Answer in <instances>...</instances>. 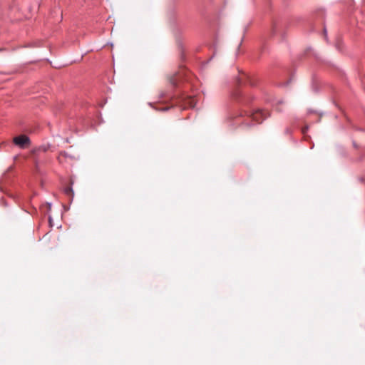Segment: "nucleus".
Instances as JSON below:
<instances>
[{
  "mask_svg": "<svg viewBox=\"0 0 365 365\" xmlns=\"http://www.w3.org/2000/svg\"><path fill=\"white\" fill-rule=\"evenodd\" d=\"M240 115L247 116L249 119L260 123L269 115V113L266 110L257 109L253 111H242Z\"/></svg>",
  "mask_w": 365,
  "mask_h": 365,
  "instance_id": "nucleus-1",
  "label": "nucleus"
},
{
  "mask_svg": "<svg viewBox=\"0 0 365 365\" xmlns=\"http://www.w3.org/2000/svg\"><path fill=\"white\" fill-rule=\"evenodd\" d=\"M242 125H246V126H249L250 124L247 122H245V121H242L241 123Z\"/></svg>",
  "mask_w": 365,
  "mask_h": 365,
  "instance_id": "nucleus-6",
  "label": "nucleus"
},
{
  "mask_svg": "<svg viewBox=\"0 0 365 365\" xmlns=\"http://www.w3.org/2000/svg\"><path fill=\"white\" fill-rule=\"evenodd\" d=\"M185 106L188 108H194L196 106V101L193 96H187L184 99Z\"/></svg>",
  "mask_w": 365,
  "mask_h": 365,
  "instance_id": "nucleus-3",
  "label": "nucleus"
},
{
  "mask_svg": "<svg viewBox=\"0 0 365 365\" xmlns=\"http://www.w3.org/2000/svg\"><path fill=\"white\" fill-rule=\"evenodd\" d=\"M61 155H66V153L65 152H62V153H61Z\"/></svg>",
  "mask_w": 365,
  "mask_h": 365,
  "instance_id": "nucleus-8",
  "label": "nucleus"
},
{
  "mask_svg": "<svg viewBox=\"0 0 365 365\" xmlns=\"http://www.w3.org/2000/svg\"><path fill=\"white\" fill-rule=\"evenodd\" d=\"M14 143L21 148H25L30 145V139L27 135H20L13 139Z\"/></svg>",
  "mask_w": 365,
  "mask_h": 365,
  "instance_id": "nucleus-2",
  "label": "nucleus"
},
{
  "mask_svg": "<svg viewBox=\"0 0 365 365\" xmlns=\"http://www.w3.org/2000/svg\"><path fill=\"white\" fill-rule=\"evenodd\" d=\"M64 194L70 198L71 200H73V190L72 188V185L66 187L63 190Z\"/></svg>",
  "mask_w": 365,
  "mask_h": 365,
  "instance_id": "nucleus-4",
  "label": "nucleus"
},
{
  "mask_svg": "<svg viewBox=\"0 0 365 365\" xmlns=\"http://www.w3.org/2000/svg\"><path fill=\"white\" fill-rule=\"evenodd\" d=\"M235 95V98H238L241 96V93L240 91H236L235 93L234 94Z\"/></svg>",
  "mask_w": 365,
  "mask_h": 365,
  "instance_id": "nucleus-5",
  "label": "nucleus"
},
{
  "mask_svg": "<svg viewBox=\"0 0 365 365\" xmlns=\"http://www.w3.org/2000/svg\"><path fill=\"white\" fill-rule=\"evenodd\" d=\"M168 108H163L161 109V110H167Z\"/></svg>",
  "mask_w": 365,
  "mask_h": 365,
  "instance_id": "nucleus-7",
  "label": "nucleus"
}]
</instances>
